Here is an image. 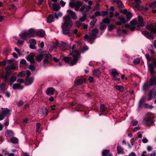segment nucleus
<instances>
[{"mask_svg":"<svg viewBox=\"0 0 156 156\" xmlns=\"http://www.w3.org/2000/svg\"><path fill=\"white\" fill-rule=\"evenodd\" d=\"M73 25V23L70 20V18L69 16H66L63 20V23L62 26V29L66 28L69 29Z\"/></svg>","mask_w":156,"mask_h":156,"instance_id":"obj_3","label":"nucleus"},{"mask_svg":"<svg viewBox=\"0 0 156 156\" xmlns=\"http://www.w3.org/2000/svg\"><path fill=\"white\" fill-rule=\"evenodd\" d=\"M16 79V77L12 76L10 79L9 83L10 85H12L13 84V82H15Z\"/></svg>","mask_w":156,"mask_h":156,"instance_id":"obj_34","label":"nucleus"},{"mask_svg":"<svg viewBox=\"0 0 156 156\" xmlns=\"http://www.w3.org/2000/svg\"><path fill=\"white\" fill-rule=\"evenodd\" d=\"M55 90L52 87L48 88L46 91L47 95H53L55 92Z\"/></svg>","mask_w":156,"mask_h":156,"instance_id":"obj_15","label":"nucleus"},{"mask_svg":"<svg viewBox=\"0 0 156 156\" xmlns=\"http://www.w3.org/2000/svg\"><path fill=\"white\" fill-rule=\"evenodd\" d=\"M148 50L152 54L154 53V48L153 46L151 44H149L148 46Z\"/></svg>","mask_w":156,"mask_h":156,"instance_id":"obj_30","label":"nucleus"},{"mask_svg":"<svg viewBox=\"0 0 156 156\" xmlns=\"http://www.w3.org/2000/svg\"><path fill=\"white\" fill-rule=\"evenodd\" d=\"M69 16H70L71 18L73 20H76L77 18L75 13L70 10H68L67 11Z\"/></svg>","mask_w":156,"mask_h":156,"instance_id":"obj_9","label":"nucleus"},{"mask_svg":"<svg viewBox=\"0 0 156 156\" xmlns=\"http://www.w3.org/2000/svg\"><path fill=\"white\" fill-rule=\"evenodd\" d=\"M93 73L94 75L97 76L100 74V73L98 69H97L94 70Z\"/></svg>","mask_w":156,"mask_h":156,"instance_id":"obj_49","label":"nucleus"},{"mask_svg":"<svg viewBox=\"0 0 156 156\" xmlns=\"http://www.w3.org/2000/svg\"><path fill=\"white\" fill-rule=\"evenodd\" d=\"M118 19L120 20L122 23H125L126 22V21L124 18L122 17H119Z\"/></svg>","mask_w":156,"mask_h":156,"instance_id":"obj_53","label":"nucleus"},{"mask_svg":"<svg viewBox=\"0 0 156 156\" xmlns=\"http://www.w3.org/2000/svg\"><path fill=\"white\" fill-rule=\"evenodd\" d=\"M106 28V26L103 24V23H101V26L100 27V29L101 30H105Z\"/></svg>","mask_w":156,"mask_h":156,"instance_id":"obj_56","label":"nucleus"},{"mask_svg":"<svg viewBox=\"0 0 156 156\" xmlns=\"http://www.w3.org/2000/svg\"><path fill=\"white\" fill-rule=\"evenodd\" d=\"M27 33L29 37H33L34 36L36 32L34 29H30L27 31Z\"/></svg>","mask_w":156,"mask_h":156,"instance_id":"obj_17","label":"nucleus"},{"mask_svg":"<svg viewBox=\"0 0 156 156\" xmlns=\"http://www.w3.org/2000/svg\"><path fill=\"white\" fill-rule=\"evenodd\" d=\"M86 15L83 14V16L80 19V21L81 22H83L86 18Z\"/></svg>","mask_w":156,"mask_h":156,"instance_id":"obj_55","label":"nucleus"},{"mask_svg":"<svg viewBox=\"0 0 156 156\" xmlns=\"http://www.w3.org/2000/svg\"><path fill=\"white\" fill-rule=\"evenodd\" d=\"M149 68L151 73L153 75L154 73V67L152 64H150L149 65Z\"/></svg>","mask_w":156,"mask_h":156,"instance_id":"obj_35","label":"nucleus"},{"mask_svg":"<svg viewBox=\"0 0 156 156\" xmlns=\"http://www.w3.org/2000/svg\"><path fill=\"white\" fill-rule=\"evenodd\" d=\"M126 15V19L127 21H129L131 19L132 16V15L131 13L129 12H128V13Z\"/></svg>","mask_w":156,"mask_h":156,"instance_id":"obj_38","label":"nucleus"},{"mask_svg":"<svg viewBox=\"0 0 156 156\" xmlns=\"http://www.w3.org/2000/svg\"><path fill=\"white\" fill-rule=\"evenodd\" d=\"M12 88L13 89H22L23 88V87L19 84H15L12 86Z\"/></svg>","mask_w":156,"mask_h":156,"instance_id":"obj_21","label":"nucleus"},{"mask_svg":"<svg viewBox=\"0 0 156 156\" xmlns=\"http://www.w3.org/2000/svg\"><path fill=\"white\" fill-rule=\"evenodd\" d=\"M41 126L40 124L39 123H37L36 124V131L37 132L39 131Z\"/></svg>","mask_w":156,"mask_h":156,"instance_id":"obj_60","label":"nucleus"},{"mask_svg":"<svg viewBox=\"0 0 156 156\" xmlns=\"http://www.w3.org/2000/svg\"><path fill=\"white\" fill-rule=\"evenodd\" d=\"M134 2L136 4L135 6L138 10H141L143 9L141 6L139 5V4L141 2L140 0H134Z\"/></svg>","mask_w":156,"mask_h":156,"instance_id":"obj_16","label":"nucleus"},{"mask_svg":"<svg viewBox=\"0 0 156 156\" xmlns=\"http://www.w3.org/2000/svg\"><path fill=\"white\" fill-rule=\"evenodd\" d=\"M34 56L33 55H29L26 57L27 60L30 61L31 63L33 62L34 60Z\"/></svg>","mask_w":156,"mask_h":156,"instance_id":"obj_24","label":"nucleus"},{"mask_svg":"<svg viewBox=\"0 0 156 156\" xmlns=\"http://www.w3.org/2000/svg\"><path fill=\"white\" fill-rule=\"evenodd\" d=\"M108 108H100V110L102 114L103 113L107 112L109 110Z\"/></svg>","mask_w":156,"mask_h":156,"instance_id":"obj_43","label":"nucleus"},{"mask_svg":"<svg viewBox=\"0 0 156 156\" xmlns=\"http://www.w3.org/2000/svg\"><path fill=\"white\" fill-rule=\"evenodd\" d=\"M114 1L117 3V4L119 7H122V3L120 0H114Z\"/></svg>","mask_w":156,"mask_h":156,"instance_id":"obj_41","label":"nucleus"},{"mask_svg":"<svg viewBox=\"0 0 156 156\" xmlns=\"http://www.w3.org/2000/svg\"><path fill=\"white\" fill-rule=\"evenodd\" d=\"M150 7L152 8H154L156 7V2H152L149 4Z\"/></svg>","mask_w":156,"mask_h":156,"instance_id":"obj_47","label":"nucleus"},{"mask_svg":"<svg viewBox=\"0 0 156 156\" xmlns=\"http://www.w3.org/2000/svg\"><path fill=\"white\" fill-rule=\"evenodd\" d=\"M1 108L2 110L1 111L2 114V115H0V120H3L4 117L6 115H9L10 114V110L6 108L5 109V108Z\"/></svg>","mask_w":156,"mask_h":156,"instance_id":"obj_6","label":"nucleus"},{"mask_svg":"<svg viewBox=\"0 0 156 156\" xmlns=\"http://www.w3.org/2000/svg\"><path fill=\"white\" fill-rule=\"evenodd\" d=\"M91 9V6L90 5H87L85 6V11H84L83 12V14L87 15V13Z\"/></svg>","mask_w":156,"mask_h":156,"instance_id":"obj_27","label":"nucleus"},{"mask_svg":"<svg viewBox=\"0 0 156 156\" xmlns=\"http://www.w3.org/2000/svg\"><path fill=\"white\" fill-rule=\"evenodd\" d=\"M11 142L13 144H17L18 143V139L15 137H11L10 139Z\"/></svg>","mask_w":156,"mask_h":156,"instance_id":"obj_32","label":"nucleus"},{"mask_svg":"<svg viewBox=\"0 0 156 156\" xmlns=\"http://www.w3.org/2000/svg\"><path fill=\"white\" fill-rule=\"evenodd\" d=\"M115 27V26L113 25H111L109 26L108 28V30L109 31H111Z\"/></svg>","mask_w":156,"mask_h":156,"instance_id":"obj_62","label":"nucleus"},{"mask_svg":"<svg viewBox=\"0 0 156 156\" xmlns=\"http://www.w3.org/2000/svg\"><path fill=\"white\" fill-rule=\"evenodd\" d=\"M7 63L9 66L6 68L7 71L5 75L2 76V77L5 81H7L9 78V76L11 73L12 70H15L16 69L17 64L16 62H14L12 59L7 60Z\"/></svg>","mask_w":156,"mask_h":156,"instance_id":"obj_2","label":"nucleus"},{"mask_svg":"<svg viewBox=\"0 0 156 156\" xmlns=\"http://www.w3.org/2000/svg\"><path fill=\"white\" fill-rule=\"evenodd\" d=\"M59 45L60 46L64 47L66 49H68L69 48V46L68 45V43L66 42L61 41L59 43Z\"/></svg>","mask_w":156,"mask_h":156,"instance_id":"obj_19","label":"nucleus"},{"mask_svg":"<svg viewBox=\"0 0 156 156\" xmlns=\"http://www.w3.org/2000/svg\"><path fill=\"white\" fill-rule=\"evenodd\" d=\"M156 94V92L155 91H150L148 94V100H151L153 97V96H155Z\"/></svg>","mask_w":156,"mask_h":156,"instance_id":"obj_18","label":"nucleus"},{"mask_svg":"<svg viewBox=\"0 0 156 156\" xmlns=\"http://www.w3.org/2000/svg\"><path fill=\"white\" fill-rule=\"evenodd\" d=\"M85 9V5H83L80 9V11L81 12H83L84 10Z\"/></svg>","mask_w":156,"mask_h":156,"instance_id":"obj_64","label":"nucleus"},{"mask_svg":"<svg viewBox=\"0 0 156 156\" xmlns=\"http://www.w3.org/2000/svg\"><path fill=\"white\" fill-rule=\"evenodd\" d=\"M44 64L46 66L49 63V61L48 59L46 58H44L43 60Z\"/></svg>","mask_w":156,"mask_h":156,"instance_id":"obj_54","label":"nucleus"},{"mask_svg":"<svg viewBox=\"0 0 156 156\" xmlns=\"http://www.w3.org/2000/svg\"><path fill=\"white\" fill-rule=\"evenodd\" d=\"M7 134L8 136H13L14 135V133L12 130H8L7 132Z\"/></svg>","mask_w":156,"mask_h":156,"instance_id":"obj_42","label":"nucleus"},{"mask_svg":"<svg viewBox=\"0 0 156 156\" xmlns=\"http://www.w3.org/2000/svg\"><path fill=\"white\" fill-rule=\"evenodd\" d=\"M98 30L97 29H94L91 33L89 35V37L90 39H94L96 38V35L98 33Z\"/></svg>","mask_w":156,"mask_h":156,"instance_id":"obj_11","label":"nucleus"},{"mask_svg":"<svg viewBox=\"0 0 156 156\" xmlns=\"http://www.w3.org/2000/svg\"><path fill=\"white\" fill-rule=\"evenodd\" d=\"M75 83L77 85H79L82 83V80L81 79L76 80L75 82Z\"/></svg>","mask_w":156,"mask_h":156,"instance_id":"obj_44","label":"nucleus"},{"mask_svg":"<svg viewBox=\"0 0 156 156\" xmlns=\"http://www.w3.org/2000/svg\"><path fill=\"white\" fill-rule=\"evenodd\" d=\"M142 33L147 38L150 40H153L154 38V36L153 34L151 33H150L146 31H142Z\"/></svg>","mask_w":156,"mask_h":156,"instance_id":"obj_8","label":"nucleus"},{"mask_svg":"<svg viewBox=\"0 0 156 156\" xmlns=\"http://www.w3.org/2000/svg\"><path fill=\"white\" fill-rule=\"evenodd\" d=\"M76 45H73L72 48H70L72 52L70 54L72 55L70 57H66L64 58V60L66 62H68L71 66L75 64L79 58L80 54L79 51L75 49Z\"/></svg>","mask_w":156,"mask_h":156,"instance_id":"obj_1","label":"nucleus"},{"mask_svg":"<svg viewBox=\"0 0 156 156\" xmlns=\"http://www.w3.org/2000/svg\"><path fill=\"white\" fill-rule=\"evenodd\" d=\"M148 84L147 82H145L143 86V89L144 90H146L148 89Z\"/></svg>","mask_w":156,"mask_h":156,"instance_id":"obj_50","label":"nucleus"},{"mask_svg":"<svg viewBox=\"0 0 156 156\" xmlns=\"http://www.w3.org/2000/svg\"><path fill=\"white\" fill-rule=\"evenodd\" d=\"M34 79L32 78H29L27 79L25 82V84L27 85L31 84L33 82Z\"/></svg>","mask_w":156,"mask_h":156,"instance_id":"obj_25","label":"nucleus"},{"mask_svg":"<svg viewBox=\"0 0 156 156\" xmlns=\"http://www.w3.org/2000/svg\"><path fill=\"white\" fill-rule=\"evenodd\" d=\"M30 69V70H34L35 69V67L32 65H30L29 67H28Z\"/></svg>","mask_w":156,"mask_h":156,"instance_id":"obj_63","label":"nucleus"},{"mask_svg":"<svg viewBox=\"0 0 156 156\" xmlns=\"http://www.w3.org/2000/svg\"><path fill=\"white\" fill-rule=\"evenodd\" d=\"M44 57V55H40L37 57L36 59L37 61L40 62L42 60Z\"/></svg>","mask_w":156,"mask_h":156,"instance_id":"obj_46","label":"nucleus"},{"mask_svg":"<svg viewBox=\"0 0 156 156\" xmlns=\"http://www.w3.org/2000/svg\"><path fill=\"white\" fill-rule=\"evenodd\" d=\"M130 23L132 25L137 24V26L138 27H143L144 25V23L143 22V19L141 16H139L138 17V21L137 22L135 20H133L130 22Z\"/></svg>","mask_w":156,"mask_h":156,"instance_id":"obj_4","label":"nucleus"},{"mask_svg":"<svg viewBox=\"0 0 156 156\" xmlns=\"http://www.w3.org/2000/svg\"><path fill=\"white\" fill-rule=\"evenodd\" d=\"M43 55L45 58H46L47 59L51 58L52 57L51 55L50 54H44Z\"/></svg>","mask_w":156,"mask_h":156,"instance_id":"obj_48","label":"nucleus"},{"mask_svg":"<svg viewBox=\"0 0 156 156\" xmlns=\"http://www.w3.org/2000/svg\"><path fill=\"white\" fill-rule=\"evenodd\" d=\"M75 110L77 112H82L84 111V108H74Z\"/></svg>","mask_w":156,"mask_h":156,"instance_id":"obj_57","label":"nucleus"},{"mask_svg":"<svg viewBox=\"0 0 156 156\" xmlns=\"http://www.w3.org/2000/svg\"><path fill=\"white\" fill-rule=\"evenodd\" d=\"M26 62V61L24 59H22L20 61V65H24Z\"/></svg>","mask_w":156,"mask_h":156,"instance_id":"obj_59","label":"nucleus"},{"mask_svg":"<svg viewBox=\"0 0 156 156\" xmlns=\"http://www.w3.org/2000/svg\"><path fill=\"white\" fill-rule=\"evenodd\" d=\"M111 74L112 76L113 77H115L118 75V73L117 71L115 70H112L111 72Z\"/></svg>","mask_w":156,"mask_h":156,"instance_id":"obj_39","label":"nucleus"},{"mask_svg":"<svg viewBox=\"0 0 156 156\" xmlns=\"http://www.w3.org/2000/svg\"><path fill=\"white\" fill-rule=\"evenodd\" d=\"M0 87L2 90H4L7 88V87L5 83H3L0 85Z\"/></svg>","mask_w":156,"mask_h":156,"instance_id":"obj_45","label":"nucleus"},{"mask_svg":"<svg viewBox=\"0 0 156 156\" xmlns=\"http://www.w3.org/2000/svg\"><path fill=\"white\" fill-rule=\"evenodd\" d=\"M117 153L118 154H123L124 152V149L121 146L118 145L117 148Z\"/></svg>","mask_w":156,"mask_h":156,"instance_id":"obj_20","label":"nucleus"},{"mask_svg":"<svg viewBox=\"0 0 156 156\" xmlns=\"http://www.w3.org/2000/svg\"><path fill=\"white\" fill-rule=\"evenodd\" d=\"M149 83L151 86L156 84V78L155 77H153L151 79Z\"/></svg>","mask_w":156,"mask_h":156,"instance_id":"obj_29","label":"nucleus"},{"mask_svg":"<svg viewBox=\"0 0 156 156\" xmlns=\"http://www.w3.org/2000/svg\"><path fill=\"white\" fill-rule=\"evenodd\" d=\"M5 123L4 125L5 126H7L9 125V119H7L4 120Z\"/></svg>","mask_w":156,"mask_h":156,"instance_id":"obj_58","label":"nucleus"},{"mask_svg":"<svg viewBox=\"0 0 156 156\" xmlns=\"http://www.w3.org/2000/svg\"><path fill=\"white\" fill-rule=\"evenodd\" d=\"M140 62V60L139 58H137L133 61V63L135 65L139 64Z\"/></svg>","mask_w":156,"mask_h":156,"instance_id":"obj_52","label":"nucleus"},{"mask_svg":"<svg viewBox=\"0 0 156 156\" xmlns=\"http://www.w3.org/2000/svg\"><path fill=\"white\" fill-rule=\"evenodd\" d=\"M36 34L37 36L42 37H44L45 34V32L42 30H40L36 32Z\"/></svg>","mask_w":156,"mask_h":156,"instance_id":"obj_23","label":"nucleus"},{"mask_svg":"<svg viewBox=\"0 0 156 156\" xmlns=\"http://www.w3.org/2000/svg\"><path fill=\"white\" fill-rule=\"evenodd\" d=\"M62 29V33L63 34L65 35H67L69 37L71 36V34L69 30L67 29Z\"/></svg>","mask_w":156,"mask_h":156,"instance_id":"obj_22","label":"nucleus"},{"mask_svg":"<svg viewBox=\"0 0 156 156\" xmlns=\"http://www.w3.org/2000/svg\"><path fill=\"white\" fill-rule=\"evenodd\" d=\"M52 7L53 10L56 11H58L60 9V7L55 3L53 4Z\"/></svg>","mask_w":156,"mask_h":156,"instance_id":"obj_28","label":"nucleus"},{"mask_svg":"<svg viewBox=\"0 0 156 156\" xmlns=\"http://www.w3.org/2000/svg\"><path fill=\"white\" fill-rule=\"evenodd\" d=\"M20 36L21 39L24 40H26L27 38L30 37L27 33V31H25L22 33L20 34Z\"/></svg>","mask_w":156,"mask_h":156,"instance_id":"obj_12","label":"nucleus"},{"mask_svg":"<svg viewBox=\"0 0 156 156\" xmlns=\"http://www.w3.org/2000/svg\"><path fill=\"white\" fill-rule=\"evenodd\" d=\"M145 100V97L143 96L140 99L139 103V106L141 107L142 106L143 103Z\"/></svg>","mask_w":156,"mask_h":156,"instance_id":"obj_31","label":"nucleus"},{"mask_svg":"<svg viewBox=\"0 0 156 156\" xmlns=\"http://www.w3.org/2000/svg\"><path fill=\"white\" fill-rule=\"evenodd\" d=\"M54 17L53 15H50L48 17L47 20V23H51L53 21Z\"/></svg>","mask_w":156,"mask_h":156,"instance_id":"obj_26","label":"nucleus"},{"mask_svg":"<svg viewBox=\"0 0 156 156\" xmlns=\"http://www.w3.org/2000/svg\"><path fill=\"white\" fill-rule=\"evenodd\" d=\"M90 18L91 19H92V20L90 23V27L92 28L94 27L95 23L97 22V19L94 16H90Z\"/></svg>","mask_w":156,"mask_h":156,"instance_id":"obj_10","label":"nucleus"},{"mask_svg":"<svg viewBox=\"0 0 156 156\" xmlns=\"http://www.w3.org/2000/svg\"><path fill=\"white\" fill-rule=\"evenodd\" d=\"M109 151L108 150H104L102 151V155L103 156H107L109 153Z\"/></svg>","mask_w":156,"mask_h":156,"instance_id":"obj_33","label":"nucleus"},{"mask_svg":"<svg viewBox=\"0 0 156 156\" xmlns=\"http://www.w3.org/2000/svg\"><path fill=\"white\" fill-rule=\"evenodd\" d=\"M62 15V13L60 12H55V17L57 19H58L59 17H61Z\"/></svg>","mask_w":156,"mask_h":156,"instance_id":"obj_37","label":"nucleus"},{"mask_svg":"<svg viewBox=\"0 0 156 156\" xmlns=\"http://www.w3.org/2000/svg\"><path fill=\"white\" fill-rule=\"evenodd\" d=\"M115 87L117 90L121 92L123 91L124 88L122 86L119 85H116Z\"/></svg>","mask_w":156,"mask_h":156,"instance_id":"obj_36","label":"nucleus"},{"mask_svg":"<svg viewBox=\"0 0 156 156\" xmlns=\"http://www.w3.org/2000/svg\"><path fill=\"white\" fill-rule=\"evenodd\" d=\"M30 48L32 49H35L36 48L35 45L36 44V40L34 39H30Z\"/></svg>","mask_w":156,"mask_h":156,"instance_id":"obj_13","label":"nucleus"},{"mask_svg":"<svg viewBox=\"0 0 156 156\" xmlns=\"http://www.w3.org/2000/svg\"><path fill=\"white\" fill-rule=\"evenodd\" d=\"M89 49L88 48L87 46H85V47H83L81 50V52L82 53H84L88 50Z\"/></svg>","mask_w":156,"mask_h":156,"instance_id":"obj_51","label":"nucleus"},{"mask_svg":"<svg viewBox=\"0 0 156 156\" xmlns=\"http://www.w3.org/2000/svg\"><path fill=\"white\" fill-rule=\"evenodd\" d=\"M110 22V20L109 18H106L102 20V23L108 24Z\"/></svg>","mask_w":156,"mask_h":156,"instance_id":"obj_40","label":"nucleus"},{"mask_svg":"<svg viewBox=\"0 0 156 156\" xmlns=\"http://www.w3.org/2000/svg\"><path fill=\"white\" fill-rule=\"evenodd\" d=\"M78 30L77 29H75L73 31V33L74 34H76L77 37H79L80 36V34H77Z\"/></svg>","mask_w":156,"mask_h":156,"instance_id":"obj_61","label":"nucleus"},{"mask_svg":"<svg viewBox=\"0 0 156 156\" xmlns=\"http://www.w3.org/2000/svg\"><path fill=\"white\" fill-rule=\"evenodd\" d=\"M144 121L146 125L149 126L152 125L154 123L153 118L150 117H145Z\"/></svg>","mask_w":156,"mask_h":156,"instance_id":"obj_7","label":"nucleus"},{"mask_svg":"<svg viewBox=\"0 0 156 156\" xmlns=\"http://www.w3.org/2000/svg\"><path fill=\"white\" fill-rule=\"evenodd\" d=\"M82 5V3L80 1H77L75 3L71 2L69 4V5L71 8L75 7V10L76 11L79 10V8Z\"/></svg>","mask_w":156,"mask_h":156,"instance_id":"obj_5","label":"nucleus"},{"mask_svg":"<svg viewBox=\"0 0 156 156\" xmlns=\"http://www.w3.org/2000/svg\"><path fill=\"white\" fill-rule=\"evenodd\" d=\"M40 112L42 113L41 116H45L48 114V110L47 108H41Z\"/></svg>","mask_w":156,"mask_h":156,"instance_id":"obj_14","label":"nucleus"}]
</instances>
